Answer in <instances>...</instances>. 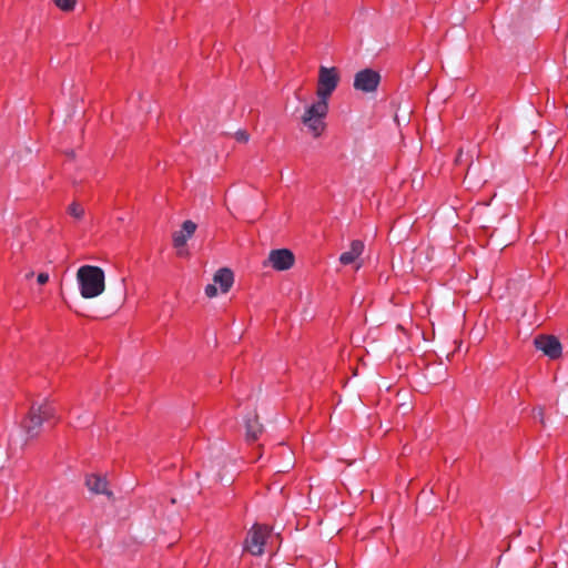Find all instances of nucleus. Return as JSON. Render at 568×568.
Listing matches in <instances>:
<instances>
[{
    "mask_svg": "<svg viewBox=\"0 0 568 568\" xmlns=\"http://www.w3.org/2000/svg\"><path fill=\"white\" fill-rule=\"evenodd\" d=\"M80 294L83 298H94L105 288V275L101 267L82 265L77 272Z\"/></svg>",
    "mask_w": 568,
    "mask_h": 568,
    "instance_id": "obj_1",
    "label": "nucleus"
},
{
    "mask_svg": "<svg viewBox=\"0 0 568 568\" xmlns=\"http://www.w3.org/2000/svg\"><path fill=\"white\" fill-rule=\"evenodd\" d=\"M328 110V103L321 100H315L305 106L301 115V122L314 139L320 138L324 133Z\"/></svg>",
    "mask_w": 568,
    "mask_h": 568,
    "instance_id": "obj_2",
    "label": "nucleus"
},
{
    "mask_svg": "<svg viewBox=\"0 0 568 568\" xmlns=\"http://www.w3.org/2000/svg\"><path fill=\"white\" fill-rule=\"evenodd\" d=\"M54 415V408L49 403L34 404L30 408L28 417L22 426L29 437H34L40 433L43 422L49 420Z\"/></svg>",
    "mask_w": 568,
    "mask_h": 568,
    "instance_id": "obj_3",
    "label": "nucleus"
},
{
    "mask_svg": "<svg viewBox=\"0 0 568 568\" xmlns=\"http://www.w3.org/2000/svg\"><path fill=\"white\" fill-rule=\"evenodd\" d=\"M339 82V73L335 67L321 65L318 69V80L316 88V100L328 103L331 95L336 90Z\"/></svg>",
    "mask_w": 568,
    "mask_h": 568,
    "instance_id": "obj_4",
    "label": "nucleus"
},
{
    "mask_svg": "<svg viewBox=\"0 0 568 568\" xmlns=\"http://www.w3.org/2000/svg\"><path fill=\"white\" fill-rule=\"evenodd\" d=\"M381 82V75L373 69H364L354 75V89L364 93L375 92Z\"/></svg>",
    "mask_w": 568,
    "mask_h": 568,
    "instance_id": "obj_5",
    "label": "nucleus"
},
{
    "mask_svg": "<svg viewBox=\"0 0 568 568\" xmlns=\"http://www.w3.org/2000/svg\"><path fill=\"white\" fill-rule=\"evenodd\" d=\"M234 282V275L229 268H220L213 276V283L207 284L204 292L207 297H214L217 295L216 285L220 286L222 293L229 292Z\"/></svg>",
    "mask_w": 568,
    "mask_h": 568,
    "instance_id": "obj_6",
    "label": "nucleus"
},
{
    "mask_svg": "<svg viewBox=\"0 0 568 568\" xmlns=\"http://www.w3.org/2000/svg\"><path fill=\"white\" fill-rule=\"evenodd\" d=\"M268 535L264 526H254L245 540V549L253 556H261L264 552V545Z\"/></svg>",
    "mask_w": 568,
    "mask_h": 568,
    "instance_id": "obj_7",
    "label": "nucleus"
},
{
    "mask_svg": "<svg viewBox=\"0 0 568 568\" xmlns=\"http://www.w3.org/2000/svg\"><path fill=\"white\" fill-rule=\"evenodd\" d=\"M294 254L287 248L272 250L268 254V263L276 271H286L294 265Z\"/></svg>",
    "mask_w": 568,
    "mask_h": 568,
    "instance_id": "obj_8",
    "label": "nucleus"
},
{
    "mask_svg": "<svg viewBox=\"0 0 568 568\" xmlns=\"http://www.w3.org/2000/svg\"><path fill=\"white\" fill-rule=\"evenodd\" d=\"M535 346L546 356L556 359L561 355V344L555 336H538L535 338Z\"/></svg>",
    "mask_w": 568,
    "mask_h": 568,
    "instance_id": "obj_9",
    "label": "nucleus"
},
{
    "mask_svg": "<svg viewBox=\"0 0 568 568\" xmlns=\"http://www.w3.org/2000/svg\"><path fill=\"white\" fill-rule=\"evenodd\" d=\"M196 231V224L190 220L184 221L180 231L173 234L174 247L181 250Z\"/></svg>",
    "mask_w": 568,
    "mask_h": 568,
    "instance_id": "obj_10",
    "label": "nucleus"
},
{
    "mask_svg": "<svg viewBox=\"0 0 568 568\" xmlns=\"http://www.w3.org/2000/svg\"><path fill=\"white\" fill-rule=\"evenodd\" d=\"M364 252V243L359 240H354L351 243V248L339 256V262L343 265H349L354 263Z\"/></svg>",
    "mask_w": 568,
    "mask_h": 568,
    "instance_id": "obj_11",
    "label": "nucleus"
},
{
    "mask_svg": "<svg viewBox=\"0 0 568 568\" xmlns=\"http://www.w3.org/2000/svg\"><path fill=\"white\" fill-rule=\"evenodd\" d=\"M85 483H87L89 490H91L93 493H97V494H106L108 493V490H106L108 483H106L105 478H102L97 475H90L87 477Z\"/></svg>",
    "mask_w": 568,
    "mask_h": 568,
    "instance_id": "obj_12",
    "label": "nucleus"
},
{
    "mask_svg": "<svg viewBox=\"0 0 568 568\" xmlns=\"http://www.w3.org/2000/svg\"><path fill=\"white\" fill-rule=\"evenodd\" d=\"M245 428H246V437L248 440H255L257 439L258 435L262 432V427L256 420V417H248L245 420Z\"/></svg>",
    "mask_w": 568,
    "mask_h": 568,
    "instance_id": "obj_13",
    "label": "nucleus"
},
{
    "mask_svg": "<svg viewBox=\"0 0 568 568\" xmlns=\"http://www.w3.org/2000/svg\"><path fill=\"white\" fill-rule=\"evenodd\" d=\"M69 214L75 220H81L84 215V209L79 203H71L68 209Z\"/></svg>",
    "mask_w": 568,
    "mask_h": 568,
    "instance_id": "obj_14",
    "label": "nucleus"
},
{
    "mask_svg": "<svg viewBox=\"0 0 568 568\" xmlns=\"http://www.w3.org/2000/svg\"><path fill=\"white\" fill-rule=\"evenodd\" d=\"M53 1L57 4V7H59L61 10H64V11L72 10L75 4V0H53Z\"/></svg>",
    "mask_w": 568,
    "mask_h": 568,
    "instance_id": "obj_15",
    "label": "nucleus"
},
{
    "mask_svg": "<svg viewBox=\"0 0 568 568\" xmlns=\"http://www.w3.org/2000/svg\"><path fill=\"white\" fill-rule=\"evenodd\" d=\"M236 140L243 143L248 141V134L245 131L236 132Z\"/></svg>",
    "mask_w": 568,
    "mask_h": 568,
    "instance_id": "obj_16",
    "label": "nucleus"
},
{
    "mask_svg": "<svg viewBox=\"0 0 568 568\" xmlns=\"http://www.w3.org/2000/svg\"><path fill=\"white\" fill-rule=\"evenodd\" d=\"M48 281H49V274H47V273H39V274H38V276H37V282H38L40 285L45 284Z\"/></svg>",
    "mask_w": 568,
    "mask_h": 568,
    "instance_id": "obj_17",
    "label": "nucleus"
}]
</instances>
